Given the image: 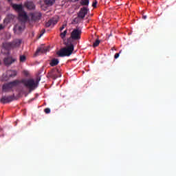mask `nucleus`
<instances>
[{"label": "nucleus", "instance_id": "f257e3e1", "mask_svg": "<svg viewBox=\"0 0 176 176\" xmlns=\"http://www.w3.org/2000/svg\"><path fill=\"white\" fill-rule=\"evenodd\" d=\"M39 80H41V78H38L36 80V82H35L33 78L22 79L21 82L24 85L25 87L29 89V92L31 93L37 87Z\"/></svg>", "mask_w": 176, "mask_h": 176}, {"label": "nucleus", "instance_id": "f03ea898", "mask_svg": "<svg viewBox=\"0 0 176 176\" xmlns=\"http://www.w3.org/2000/svg\"><path fill=\"white\" fill-rule=\"evenodd\" d=\"M74 50V44H69V46L60 49L59 51H57L56 55L58 57L63 58L65 56H70Z\"/></svg>", "mask_w": 176, "mask_h": 176}, {"label": "nucleus", "instance_id": "7ed1b4c3", "mask_svg": "<svg viewBox=\"0 0 176 176\" xmlns=\"http://www.w3.org/2000/svg\"><path fill=\"white\" fill-rule=\"evenodd\" d=\"M21 44V39H16L12 42H3L2 44V47L4 50L7 51H10L11 50L19 47Z\"/></svg>", "mask_w": 176, "mask_h": 176}, {"label": "nucleus", "instance_id": "20e7f679", "mask_svg": "<svg viewBox=\"0 0 176 176\" xmlns=\"http://www.w3.org/2000/svg\"><path fill=\"white\" fill-rule=\"evenodd\" d=\"M19 83H20V81L18 80L10 82L9 83H4L2 87L3 91V92L13 91L14 88L16 87L17 85H19Z\"/></svg>", "mask_w": 176, "mask_h": 176}, {"label": "nucleus", "instance_id": "39448f33", "mask_svg": "<svg viewBox=\"0 0 176 176\" xmlns=\"http://www.w3.org/2000/svg\"><path fill=\"white\" fill-rule=\"evenodd\" d=\"M61 77V72L60 69L58 68H54L51 69L50 72L47 74V78L50 79L52 78L53 80H56V78Z\"/></svg>", "mask_w": 176, "mask_h": 176}, {"label": "nucleus", "instance_id": "423d86ee", "mask_svg": "<svg viewBox=\"0 0 176 176\" xmlns=\"http://www.w3.org/2000/svg\"><path fill=\"white\" fill-rule=\"evenodd\" d=\"M25 28V22H19L14 26V34L19 35L23 32Z\"/></svg>", "mask_w": 176, "mask_h": 176}, {"label": "nucleus", "instance_id": "0eeeda50", "mask_svg": "<svg viewBox=\"0 0 176 176\" xmlns=\"http://www.w3.org/2000/svg\"><path fill=\"white\" fill-rule=\"evenodd\" d=\"M82 35V30L79 28H74L71 33V38L72 41H79Z\"/></svg>", "mask_w": 176, "mask_h": 176}, {"label": "nucleus", "instance_id": "6e6552de", "mask_svg": "<svg viewBox=\"0 0 176 176\" xmlns=\"http://www.w3.org/2000/svg\"><path fill=\"white\" fill-rule=\"evenodd\" d=\"M14 95L3 96L0 99V102L2 104H8V103H10L12 101H14Z\"/></svg>", "mask_w": 176, "mask_h": 176}, {"label": "nucleus", "instance_id": "1a4fd4ad", "mask_svg": "<svg viewBox=\"0 0 176 176\" xmlns=\"http://www.w3.org/2000/svg\"><path fill=\"white\" fill-rule=\"evenodd\" d=\"M19 12V19L21 21L20 22L27 21L28 20V16L27 15L26 12L24 11L18 12Z\"/></svg>", "mask_w": 176, "mask_h": 176}, {"label": "nucleus", "instance_id": "9d476101", "mask_svg": "<svg viewBox=\"0 0 176 176\" xmlns=\"http://www.w3.org/2000/svg\"><path fill=\"white\" fill-rule=\"evenodd\" d=\"M58 18H52L47 23H45V28H53L54 25L58 23Z\"/></svg>", "mask_w": 176, "mask_h": 176}, {"label": "nucleus", "instance_id": "9b49d317", "mask_svg": "<svg viewBox=\"0 0 176 176\" xmlns=\"http://www.w3.org/2000/svg\"><path fill=\"white\" fill-rule=\"evenodd\" d=\"M88 13V9L86 7H83L80 10V12L78 14V16L80 17L81 19H85L86 14Z\"/></svg>", "mask_w": 176, "mask_h": 176}, {"label": "nucleus", "instance_id": "f8f14e48", "mask_svg": "<svg viewBox=\"0 0 176 176\" xmlns=\"http://www.w3.org/2000/svg\"><path fill=\"white\" fill-rule=\"evenodd\" d=\"M30 16L32 21H38L41 18V14L40 12L31 13Z\"/></svg>", "mask_w": 176, "mask_h": 176}, {"label": "nucleus", "instance_id": "ddd939ff", "mask_svg": "<svg viewBox=\"0 0 176 176\" xmlns=\"http://www.w3.org/2000/svg\"><path fill=\"white\" fill-rule=\"evenodd\" d=\"M25 8H27L28 10H34L35 5L32 1H26L24 3Z\"/></svg>", "mask_w": 176, "mask_h": 176}, {"label": "nucleus", "instance_id": "4468645a", "mask_svg": "<svg viewBox=\"0 0 176 176\" xmlns=\"http://www.w3.org/2000/svg\"><path fill=\"white\" fill-rule=\"evenodd\" d=\"M44 52H45V46L44 45H42L41 47H38V49H36L34 56H40L43 54Z\"/></svg>", "mask_w": 176, "mask_h": 176}, {"label": "nucleus", "instance_id": "2eb2a0df", "mask_svg": "<svg viewBox=\"0 0 176 176\" xmlns=\"http://www.w3.org/2000/svg\"><path fill=\"white\" fill-rule=\"evenodd\" d=\"M15 60L12 58H4L3 59V63H4V65H12L13 63H14Z\"/></svg>", "mask_w": 176, "mask_h": 176}, {"label": "nucleus", "instance_id": "dca6fc26", "mask_svg": "<svg viewBox=\"0 0 176 176\" xmlns=\"http://www.w3.org/2000/svg\"><path fill=\"white\" fill-rule=\"evenodd\" d=\"M12 8L15 10V11L19 12H23V6L19 4H12Z\"/></svg>", "mask_w": 176, "mask_h": 176}, {"label": "nucleus", "instance_id": "f3484780", "mask_svg": "<svg viewBox=\"0 0 176 176\" xmlns=\"http://www.w3.org/2000/svg\"><path fill=\"white\" fill-rule=\"evenodd\" d=\"M59 63V60L58 58H54L50 60V65L51 67H56Z\"/></svg>", "mask_w": 176, "mask_h": 176}, {"label": "nucleus", "instance_id": "a211bd4d", "mask_svg": "<svg viewBox=\"0 0 176 176\" xmlns=\"http://www.w3.org/2000/svg\"><path fill=\"white\" fill-rule=\"evenodd\" d=\"M7 76L9 78H14L16 76V71L8 70V72H7Z\"/></svg>", "mask_w": 176, "mask_h": 176}, {"label": "nucleus", "instance_id": "6ab92c4d", "mask_svg": "<svg viewBox=\"0 0 176 176\" xmlns=\"http://www.w3.org/2000/svg\"><path fill=\"white\" fill-rule=\"evenodd\" d=\"M55 3V0H45V5L52 6Z\"/></svg>", "mask_w": 176, "mask_h": 176}, {"label": "nucleus", "instance_id": "aec40b11", "mask_svg": "<svg viewBox=\"0 0 176 176\" xmlns=\"http://www.w3.org/2000/svg\"><path fill=\"white\" fill-rule=\"evenodd\" d=\"M89 3V0H81L80 1V5L88 6Z\"/></svg>", "mask_w": 176, "mask_h": 176}, {"label": "nucleus", "instance_id": "412c9836", "mask_svg": "<svg viewBox=\"0 0 176 176\" xmlns=\"http://www.w3.org/2000/svg\"><path fill=\"white\" fill-rule=\"evenodd\" d=\"M67 30L63 31V32L60 34V37L62 38V39H64L65 36H67Z\"/></svg>", "mask_w": 176, "mask_h": 176}, {"label": "nucleus", "instance_id": "4be33fe9", "mask_svg": "<svg viewBox=\"0 0 176 176\" xmlns=\"http://www.w3.org/2000/svg\"><path fill=\"white\" fill-rule=\"evenodd\" d=\"M100 43V41L98 39H96L95 42L93 43V47H97Z\"/></svg>", "mask_w": 176, "mask_h": 176}, {"label": "nucleus", "instance_id": "5701e85b", "mask_svg": "<svg viewBox=\"0 0 176 176\" xmlns=\"http://www.w3.org/2000/svg\"><path fill=\"white\" fill-rule=\"evenodd\" d=\"M26 61V56L24 55L20 56V63H25Z\"/></svg>", "mask_w": 176, "mask_h": 176}, {"label": "nucleus", "instance_id": "b1692460", "mask_svg": "<svg viewBox=\"0 0 176 176\" xmlns=\"http://www.w3.org/2000/svg\"><path fill=\"white\" fill-rule=\"evenodd\" d=\"M80 19H81V18L79 17V16L76 17V18L74 19V23H79L80 22Z\"/></svg>", "mask_w": 176, "mask_h": 176}, {"label": "nucleus", "instance_id": "393cba45", "mask_svg": "<svg viewBox=\"0 0 176 176\" xmlns=\"http://www.w3.org/2000/svg\"><path fill=\"white\" fill-rule=\"evenodd\" d=\"M121 52H122V51H120L119 53L116 54L114 55V58H115V59H118V58H119V56H120V54Z\"/></svg>", "mask_w": 176, "mask_h": 176}, {"label": "nucleus", "instance_id": "a878e982", "mask_svg": "<svg viewBox=\"0 0 176 176\" xmlns=\"http://www.w3.org/2000/svg\"><path fill=\"white\" fill-rule=\"evenodd\" d=\"M51 112L50 108L45 109V113L49 114Z\"/></svg>", "mask_w": 176, "mask_h": 176}, {"label": "nucleus", "instance_id": "bb28decb", "mask_svg": "<svg viewBox=\"0 0 176 176\" xmlns=\"http://www.w3.org/2000/svg\"><path fill=\"white\" fill-rule=\"evenodd\" d=\"M97 3H98L97 1H94L93 3H92V7L93 8H96Z\"/></svg>", "mask_w": 176, "mask_h": 176}, {"label": "nucleus", "instance_id": "cd10ccee", "mask_svg": "<svg viewBox=\"0 0 176 176\" xmlns=\"http://www.w3.org/2000/svg\"><path fill=\"white\" fill-rule=\"evenodd\" d=\"M44 32H45V30L43 29V30H42V33H41V34L39 35L38 38H41L42 36H43Z\"/></svg>", "mask_w": 176, "mask_h": 176}, {"label": "nucleus", "instance_id": "c85d7f7f", "mask_svg": "<svg viewBox=\"0 0 176 176\" xmlns=\"http://www.w3.org/2000/svg\"><path fill=\"white\" fill-rule=\"evenodd\" d=\"M65 25H63L62 27L60 28V31H62L65 29Z\"/></svg>", "mask_w": 176, "mask_h": 176}, {"label": "nucleus", "instance_id": "c756f323", "mask_svg": "<svg viewBox=\"0 0 176 176\" xmlns=\"http://www.w3.org/2000/svg\"><path fill=\"white\" fill-rule=\"evenodd\" d=\"M24 74H25V76H28L29 73H28V72L25 71Z\"/></svg>", "mask_w": 176, "mask_h": 176}, {"label": "nucleus", "instance_id": "7c9ffc66", "mask_svg": "<svg viewBox=\"0 0 176 176\" xmlns=\"http://www.w3.org/2000/svg\"><path fill=\"white\" fill-rule=\"evenodd\" d=\"M142 19H147V16H142Z\"/></svg>", "mask_w": 176, "mask_h": 176}, {"label": "nucleus", "instance_id": "2f4dec72", "mask_svg": "<svg viewBox=\"0 0 176 176\" xmlns=\"http://www.w3.org/2000/svg\"><path fill=\"white\" fill-rule=\"evenodd\" d=\"M45 52H48V51H49V49H45Z\"/></svg>", "mask_w": 176, "mask_h": 176}, {"label": "nucleus", "instance_id": "473e14b6", "mask_svg": "<svg viewBox=\"0 0 176 176\" xmlns=\"http://www.w3.org/2000/svg\"><path fill=\"white\" fill-rule=\"evenodd\" d=\"M41 8H43V6H41Z\"/></svg>", "mask_w": 176, "mask_h": 176}, {"label": "nucleus", "instance_id": "72a5a7b5", "mask_svg": "<svg viewBox=\"0 0 176 176\" xmlns=\"http://www.w3.org/2000/svg\"><path fill=\"white\" fill-rule=\"evenodd\" d=\"M8 1H9V2H10V1H11V0H8Z\"/></svg>", "mask_w": 176, "mask_h": 176}, {"label": "nucleus", "instance_id": "f704fd0d", "mask_svg": "<svg viewBox=\"0 0 176 176\" xmlns=\"http://www.w3.org/2000/svg\"><path fill=\"white\" fill-rule=\"evenodd\" d=\"M34 99H32V101Z\"/></svg>", "mask_w": 176, "mask_h": 176}]
</instances>
